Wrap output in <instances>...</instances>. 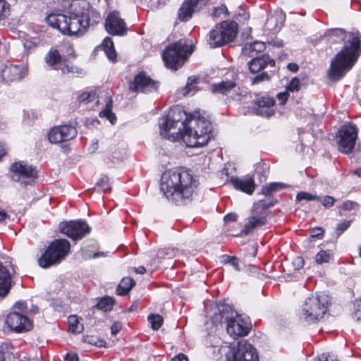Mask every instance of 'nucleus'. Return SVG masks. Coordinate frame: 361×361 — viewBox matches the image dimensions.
Returning a JSON list of instances; mask_svg holds the SVG:
<instances>
[{"label": "nucleus", "mask_w": 361, "mask_h": 361, "mask_svg": "<svg viewBox=\"0 0 361 361\" xmlns=\"http://www.w3.org/2000/svg\"><path fill=\"white\" fill-rule=\"evenodd\" d=\"M336 200L334 197L331 196H325L322 201V204L325 207L329 208L331 207L334 204Z\"/></svg>", "instance_id": "nucleus-53"}, {"label": "nucleus", "mask_w": 361, "mask_h": 361, "mask_svg": "<svg viewBox=\"0 0 361 361\" xmlns=\"http://www.w3.org/2000/svg\"><path fill=\"white\" fill-rule=\"evenodd\" d=\"M341 208L345 211H351L357 209L358 204L353 201L347 200L342 204Z\"/></svg>", "instance_id": "nucleus-48"}, {"label": "nucleus", "mask_w": 361, "mask_h": 361, "mask_svg": "<svg viewBox=\"0 0 361 361\" xmlns=\"http://www.w3.org/2000/svg\"><path fill=\"white\" fill-rule=\"evenodd\" d=\"M192 51L193 47L188 46L185 39H181L165 49L163 60L169 68L176 71L183 65Z\"/></svg>", "instance_id": "nucleus-7"}, {"label": "nucleus", "mask_w": 361, "mask_h": 361, "mask_svg": "<svg viewBox=\"0 0 361 361\" xmlns=\"http://www.w3.org/2000/svg\"><path fill=\"white\" fill-rule=\"evenodd\" d=\"M353 317L357 321L361 319V299L357 300L354 302Z\"/></svg>", "instance_id": "nucleus-45"}, {"label": "nucleus", "mask_w": 361, "mask_h": 361, "mask_svg": "<svg viewBox=\"0 0 361 361\" xmlns=\"http://www.w3.org/2000/svg\"><path fill=\"white\" fill-rule=\"evenodd\" d=\"M257 114L265 117H269L274 114L273 109L275 102L269 97H262L257 99Z\"/></svg>", "instance_id": "nucleus-25"}, {"label": "nucleus", "mask_w": 361, "mask_h": 361, "mask_svg": "<svg viewBox=\"0 0 361 361\" xmlns=\"http://www.w3.org/2000/svg\"><path fill=\"white\" fill-rule=\"evenodd\" d=\"M27 74V68L12 64H5L1 68L0 75L6 83L19 81Z\"/></svg>", "instance_id": "nucleus-19"}, {"label": "nucleus", "mask_w": 361, "mask_h": 361, "mask_svg": "<svg viewBox=\"0 0 361 361\" xmlns=\"http://www.w3.org/2000/svg\"><path fill=\"white\" fill-rule=\"evenodd\" d=\"M266 45L264 42L256 41L253 43L246 44L243 49L245 55H248L250 57H255L256 55L265 50Z\"/></svg>", "instance_id": "nucleus-28"}, {"label": "nucleus", "mask_w": 361, "mask_h": 361, "mask_svg": "<svg viewBox=\"0 0 361 361\" xmlns=\"http://www.w3.org/2000/svg\"><path fill=\"white\" fill-rule=\"evenodd\" d=\"M238 33V24H218L209 34L208 43L212 48L231 42Z\"/></svg>", "instance_id": "nucleus-9"}, {"label": "nucleus", "mask_w": 361, "mask_h": 361, "mask_svg": "<svg viewBox=\"0 0 361 361\" xmlns=\"http://www.w3.org/2000/svg\"><path fill=\"white\" fill-rule=\"evenodd\" d=\"M197 186L198 181L188 171L175 169L163 173L160 189L169 201L183 205L192 200Z\"/></svg>", "instance_id": "nucleus-3"}, {"label": "nucleus", "mask_w": 361, "mask_h": 361, "mask_svg": "<svg viewBox=\"0 0 361 361\" xmlns=\"http://www.w3.org/2000/svg\"><path fill=\"white\" fill-rule=\"evenodd\" d=\"M9 14V4L4 0H0V21L4 20Z\"/></svg>", "instance_id": "nucleus-42"}, {"label": "nucleus", "mask_w": 361, "mask_h": 361, "mask_svg": "<svg viewBox=\"0 0 361 361\" xmlns=\"http://www.w3.org/2000/svg\"><path fill=\"white\" fill-rule=\"evenodd\" d=\"M228 14V11L225 4L215 6L210 13L212 20H221V23H228L225 18Z\"/></svg>", "instance_id": "nucleus-30"}, {"label": "nucleus", "mask_w": 361, "mask_h": 361, "mask_svg": "<svg viewBox=\"0 0 361 361\" xmlns=\"http://www.w3.org/2000/svg\"><path fill=\"white\" fill-rule=\"evenodd\" d=\"M287 68L293 73H296L299 70V66L295 63H290L287 65Z\"/></svg>", "instance_id": "nucleus-63"}, {"label": "nucleus", "mask_w": 361, "mask_h": 361, "mask_svg": "<svg viewBox=\"0 0 361 361\" xmlns=\"http://www.w3.org/2000/svg\"><path fill=\"white\" fill-rule=\"evenodd\" d=\"M118 11H112L107 16L105 23H124Z\"/></svg>", "instance_id": "nucleus-44"}, {"label": "nucleus", "mask_w": 361, "mask_h": 361, "mask_svg": "<svg viewBox=\"0 0 361 361\" xmlns=\"http://www.w3.org/2000/svg\"><path fill=\"white\" fill-rule=\"evenodd\" d=\"M228 361H259L255 348L246 340H241L230 348Z\"/></svg>", "instance_id": "nucleus-10"}, {"label": "nucleus", "mask_w": 361, "mask_h": 361, "mask_svg": "<svg viewBox=\"0 0 361 361\" xmlns=\"http://www.w3.org/2000/svg\"><path fill=\"white\" fill-rule=\"evenodd\" d=\"M338 146L343 153H350L353 149L357 137V129L352 123L342 126L338 132Z\"/></svg>", "instance_id": "nucleus-13"}, {"label": "nucleus", "mask_w": 361, "mask_h": 361, "mask_svg": "<svg viewBox=\"0 0 361 361\" xmlns=\"http://www.w3.org/2000/svg\"><path fill=\"white\" fill-rule=\"evenodd\" d=\"M323 233L324 232L322 228H314L311 230L310 236L312 238H320L321 236L323 235Z\"/></svg>", "instance_id": "nucleus-55"}, {"label": "nucleus", "mask_w": 361, "mask_h": 361, "mask_svg": "<svg viewBox=\"0 0 361 361\" xmlns=\"http://www.w3.org/2000/svg\"><path fill=\"white\" fill-rule=\"evenodd\" d=\"M6 324L11 330L17 333L29 331L32 326L26 315L17 312H11L7 315Z\"/></svg>", "instance_id": "nucleus-18"}, {"label": "nucleus", "mask_w": 361, "mask_h": 361, "mask_svg": "<svg viewBox=\"0 0 361 361\" xmlns=\"http://www.w3.org/2000/svg\"><path fill=\"white\" fill-rule=\"evenodd\" d=\"M114 304V300L111 297L102 298L97 304V307L104 312L111 310Z\"/></svg>", "instance_id": "nucleus-37"}, {"label": "nucleus", "mask_w": 361, "mask_h": 361, "mask_svg": "<svg viewBox=\"0 0 361 361\" xmlns=\"http://www.w3.org/2000/svg\"><path fill=\"white\" fill-rule=\"evenodd\" d=\"M78 131L71 125H61L54 126L47 134L48 140L50 143L57 144L62 142L71 140L76 137Z\"/></svg>", "instance_id": "nucleus-16"}, {"label": "nucleus", "mask_w": 361, "mask_h": 361, "mask_svg": "<svg viewBox=\"0 0 361 361\" xmlns=\"http://www.w3.org/2000/svg\"><path fill=\"white\" fill-rule=\"evenodd\" d=\"M329 304V298L327 295L324 293L312 295L302 305L300 318L307 323L319 321L326 313Z\"/></svg>", "instance_id": "nucleus-5"}, {"label": "nucleus", "mask_w": 361, "mask_h": 361, "mask_svg": "<svg viewBox=\"0 0 361 361\" xmlns=\"http://www.w3.org/2000/svg\"><path fill=\"white\" fill-rule=\"evenodd\" d=\"M300 87V81L298 78L295 77L290 80L288 85L287 86V90L290 92L298 91Z\"/></svg>", "instance_id": "nucleus-46"}, {"label": "nucleus", "mask_w": 361, "mask_h": 361, "mask_svg": "<svg viewBox=\"0 0 361 361\" xmlns=\"http://www.w3.org/2000/svg\"><path fill=\"white\" fill-rule=\"evenodd\" d=\"M68 330L73 334H80L84 329L83 324L76 315H71L68 319Z\"/></svg>", "instance_id": "nucleus-34"}, {"label": "nucleus", "mask_w": 361, "mask_h": 361, "mask_svg": "<svg viewBox=\"0 0 361 361\" xmlns=\"http://www.w3.org/2000/svg\"><path fill=\"white\" fill-rule=\"evenodd\" d=\"M252 58L248 62L249 69L252 73L259 72L269 65L271 67L275 66V61L267 54H262L259 56Z\"/></svg>", "instance_id": "nucleus-24"}, {"label": "nucleus", "mask_w": 361, "mask_h": 361, "mask_svg": "<svg viewBox=\"0 0 361 361\" xmlns=\"http://www.w3.org/2000/svg\"><path fill=\"white\" fill-rule=\"evenodd\" d=\"M211 91L214 94L229 96L232 99L240 100L247 94V89L238 86L231 80L221 81L211 85Z\"/></svg>", "instance_id": "nucleus-14"}, {"label": "nucleus", "mask_w": 361, "mask_h": 361, "mask_svg": "<svg viewBox=\"0 0 361 361\" xmlns=\"http://www.w3.org/2000/svg\"><path fill=\"white\" fill-rule=\"evenodd\" d=\"M60 231L73 240L81 239L90 232L88 224L82 220L61 222L59 224Z\"/></svg>", "instance_id": "nucleus-15"}, {"label": "nucleus", "mask_w": 361, "mask_h": 361, "mask_svg": "<svg viewBox=\"0 0 361 361\" xmlns=\"http://www.w3.org/2000/svg\"><path fill=\"white\" fill-rule=\"evenodd\" d=\"M226 262L230 264L231 266L234 267V269L237 271H240V269L239 267V262L238 258L235 257H227Z\"/></svg>", "instance_id": "nucleus-54"}, {"label": "nucleus", "mask_w": 361, "mask_h": 361, "mask_svg": "<svg viewBox=\"0 0 361 361\" xmlns=\"http://www.w3.org/2000/svg\"><path fill=\"white\" fill-rule=\"evenodd\" d=\"M129 88L133 92L151 93L157 91L159 82L145 73L140 72L135 77L134 81L130 85Z\"/></svg>", "instance_id": "nucleus-17"}, {"label": "nucleus", "mask_w": 361, "mask_h": 361, "mask_svg": "<svg viewBox=\"0 0 361 361\" xmlns=\"http://www.w3.org/2000/svg\"><path fill=\"white\" fill-rule=\"evenodd\" d=\"M171 361H188V357L183 354H179L174 357Z\"/></svg>", "instance_id": "nucleus-64"}, {"label": "nucleus", "mask_w": 361, "mask_h": 361, "mask_svg": "<svg viewBox=\"0 0 361 361\" xmlns=\"http://www.w3.org/2000/svg\"><path fill=\"white\" fill-rule=\"evenodd\" d=\"M0 361H15L13 346L9 343H4L0 345Z\"/></svg>", "instance_id": "nucleus-32"}, {"label": "nucleus", "mask_w": 361, "mask_h": 361, "mask_svg": "<svg viewBox=\"0 0 361 361\" xmlns=\"http://www.w3.org/2000/svg\"><path fill=\"white\" fill-rule=\"evenodd\" d=\"M209 1V0H185L178 13L180 20H189L192 14L204 6Z\"/></svg>", "instance_id": "nucleus-20"}, {"label": "nucleus", "mask_w": 361, "mask_h": 361, "mask_svg": "<svg viewBox=\"0 0 361 361\" xmlns=\"http://www.w3.org/2000/svg\"><path fill=\"white\" fill-rule=\"evenodd\" d=\"M267 205L264 201H259L254 204L251 215L248 217L245 224L243 232L247 235L257 227L264 225L267 222Z\"/></svg>", "instance_id": "nucleus-12"}, {"label": "nucleus", "mask_w": 361, "mask_h": 361, "mask_svg": "<svg viewBox=\"0 0 361 361\" xmlns=\"http://www.w3.org/2000/svg\"><path fill=\"white\" fill-rule=\"evenodd\" d=\"M289 97V94L287 92H283L278 94V98L280 101L281 104H284L285 102L287 101L288 98Z\"/></svg>", "instance_id": "nucleus-57"}, {"label": "nucleus", "mask_w": 361, "mask_h": 361, "mask_svg": "<svg viewBox=\"0 0 361 361\" xmlns=\"http://www.w3.org/2000/svg\"><path fill=\"white\" fill-rule=\"evenodd\" d=\"M200 78L197 76L192 75L188 78L185 86L179 91V94L183 97L188 95H194L197 91L198 88L197 84L199 83Z\"/></svg>", "instance_id": "nucleus-27"}, {"label": "nucleus", "mask_w": 361, "mask_h": 361, "mask_svg": "<svg viewBox=\"0 0 361 361\" xmlns=\"http://www.w3.org/2000/svg\"><path fill=\"white\" fill-rule=\"evenodd\" d=\"M148 321L151 324L153 330H158L163 324L164 319L159 314H151L148 316Z\"/></svg>", "instance_id": "nucleus-39"}, {"label": "nucleus", "mask_w": 361, "mask_h": 361, "mask_svg": "<svg viewBox=\"0 0 361 361\" xmlns=\"http://www.w3.org/2000/svg\"><path fill=\"white\" fill-rule=\"evenodd\" d=\"M327 35L344 41L343 49L331 61L328 73L330 80L336 81L351 69L361 54V35L358 32H345L338 28L329 30Z\"/></svg>", "instance_id": "nucleus-2"}, {"label": "nucleus", "mask_w": 361, "mask_h": 361, "mask_svg": "<svg viewBox=\"0 0 361 361\" xmlns=\"http://www.w3.org/2000/svg\"><path fill=\"white\" fill-rule=\"evenodd\" d=\"M269 187H271L270 190H271V192H276V191L280 190L283 187V185L281 183H271L269 184Z\"/></svg>", "instance_id": "nucleus-62"}, {"label": "nucleus", "mask_w": 361, "mask_h": 361, "mask_svg": "<svg viewBox=\"0 0 361 361\" xmlns=\"http://www.w3.org/2000/svg\"><path fill=\"white\" fill-rule=\"evenodd\" d=\"M250 19V15L243 7H238L235 12L233 19L230 23H235V21H247Z\"/></svg>", "instance_id": "nucleus-38"}, {"label": "nucleus", "mask_w": 361, "mask_h": 361, "mask_svg": "<svg viewBox=\"0 0 361 361\" xmlns=\"http://www.w3.org/2000/svg\"><path fill=\"white\" fill-rule=\"evenodd\" d=\"M135 282L131 277H124L119 283L116 292L119 295H125L129 293L131 288L135 286Z\"/></svg>", "instance_id": "nucleus-31"}, {"label": "nucleus", "mask_w": 361, "mask_h": 361, "mask_svg": "<svg viewBox=\"0 0 361 361\" xmlns=\"http://www.w3.org/2000/svg\"><path fill=\"white\" fill-rule=\"evenodd\" d=\"M11 277L8 270L0 263V296L6 295L11 286Z\"/></svg>", "instance_id": "nucleus-26"}, {"label": "nucleus", "mask_w": 361, "mask_h": 361, "mask_svg": "<svg viewBox=\"0 0 361 361\" xmlns=\"http://www.w3.org/2000/svg\"><path fill=\"white\" fill-rule=\"evenodd\" d=\"M270 27H267V30H264V34L267 35H274L280 31L281 25L279 24H268Z\"/></svg>", "instance_id": "nucleus-49"}, {"label": "nucleus", "mask_w": 361, "mask_h": 361, "mask_svg": "<svg viewBox=\"0 0 361 361\" xmlns=\"http://www.w3.org/2000/svg\"><path fill=\"white\" fill-rule=\"evenodd\" d=\"M269 79H270V77L268 75V73H266V72H263L262 73H260V74L256 75L253 78L252 84V85L257 84V83H259V82H261L262 81H267Z\"/></svg>", "instance_id": "nucleus-50"}, {"label": "nucleus", "mask_w": 361, "mask_h": 361, "mask_svg": "<svg viewBox=\"0 0 361 361\" xmlns=\"http://www.w3.org/2000/svg\"><path fill=\"white\" fill-rule=\"evenodd\" d=\"M88 3L85 1L76 2V6H68L63 8L54 10L47 15V23H67L68 18L76 20L78 23H90Z\"/></svg>", "instance_id": "nucleus-6"}, {"label": "nucleus", "mask_w": 361, "mask_h": 361, "mask_svg": "<svg viewBox=\"0 0 361 361\" xmlns=\"http://www.w3.org/2000/svg\"><path fill=\"white\" fill-rule=\"evenodd\" d=\"M121 329V324L120 322H116L111 326V334L113 336L116 335L120 330Z\"/></svg>", "instance_id": "nucleus-56"}, {"label": "nucleus", "mask_w": 361, "mask_h": 361, "mask_svg": "<svg viewBox=\"0 0 361 361\" xmlns=\"http://www.w3.org/2000/svg\"><path fill=\"white\" fill-rule=\"evenodd\" d=\"M48 66L56 70L61 69L62 73H73L75 68L69 66L63 61L58 50L51 49L45 58Z\"/></svg>", "instance_id": "nucleus-21"}, {"label": "nucleus", "mask_w": 361, "mask_h": 361, "mask_svg": "<svg viewBox=\"0 0 361 361\" xmlns=\"http://www.w3.org/2000/svg\"><path fill=\"white\" fill-rule=\"evenodd\" d=\"M319 361H334V358L329 354L323 353L319 357Z\"/></svg>", "instance_id": "nucleus-61"}, {"label": "nucleus", "mask_w": 361, "mask_h": 361, "mask_svg": "<svg viewBox=\"0 0 361 361\" xmlns=\"http://www.w3.org/2000/svg\"><path fill=\"white\" fill-rule=\"evenodd\" d=\"M11 178L22 185L31 184L37 176V170L32 166L18 161L11 164L9 168Z\"/></svg>", "instance_id": "nucleus-11"}, {"label": "nucleus", "mask_w": 361, "mask_h": 361, "mask_svg": "<svg viewBox=\"0 0 361 361\" xmlns=\"http://www.w3.org/2000/svg\"><path fill=\"white\" fill-rule=\"evenodd\" d=\"M98 49H102L111 61H116V53L114 49V42L110 37H105L102 44L98 47Z\"/></svg>", "instance_id": "nucleus-29"}, {"label": "nucleus", "mask_w": 361, "mask_h": 361, "mask_svg": "<svg viewBox=\"0 0 361 361\" xmlns=\"http://www.w3.org/2000/svg\"><path fill=\"white\" fill-rule=\"evenodd\" d=\"M237 219V215L234 213H229L224 216L225 222H233Z\"/></svg>", "instance_id": "nucleus-59"}, {"label": "nucleus", "mask_w": 361, "mask_h": 361, "mask_svg": "<svg viewBox=\"0 0 361 361\" xmlns=\"http://www.w3.org/2000/svg\"><path fill=\"white\" fill-rule=\"evenodd\" d=\"M105 102L106 107L99 113V116L106 118L111 123H114L116 119V117L112 112L113 100L111 97L106 95L105 97Z\"/></svg>", "instance_id": "nucleus-33"}, {"label": "nucleus", "mask_w": 361, "mask_h": 361, "mask_svg": "<svg viewBox=\"0 0 361 361\" xmlns=\"http://www.w3.org/2000/svg\"><path fill=\"white\" fill-rule=\"evenodd\" d=\"M61 8H63L64 11L66 10L68 6H76V2H81V0H59Z\"/></svg>", "instance_id": "nucleus-51"}, {"label": "nucleus", "mask_w": 361, "mask_h": 361, "mask_svg": "<svg viewBox=\"0 0 361 361\" xmlns=\"http://www.w3.org/2000/svg\"><path fill=\"white\" fill-rule=\"evenodd\" d=\"M51 27L59 30L63 35L80 37L88 30L89 24H49Z\"/></svg>", "instance_id": "nucleus-22"}, {"label": "nucleus", "mask_w": 361, "mask_h": 361, "mask_svg": "<svg viewBox=\"0 0 361 361\" xmlns=\"http://www.w3.org/2000/svg\"><path fill=\"white\" fill-rule=\"evenodd\" d=\"M212 319L215 324L226 323V331L233 338L245 336L250 331L249 322L228 305H218Z\"/></svg>", "instance_id": "nucleus-4"}, {"label": "nucleus", "mask_w": 361, "mask_h": 361, "mask_svg": "<svg viewBox=\"0 0 361 361\" xmlns=\"http://www.w3.org/2000/svg\"><path fill=\"white\" fill-rule=\"evenodd\" d=\"M160 134L169 140L183 141L188 147L204 146L212 137V123L204 116L188 115L180 106L171 108L160 119Z\"/></svg>", "instance_id": "nucleus-1"}, {"label": "nucleus", "mask_w": 361, "mask_h": 361, "mask_svg": "<svg viewBox=\"0 0 361 361\" xmlns=\"http://www.w3.org/2000/svg\"><path fill=\"white\" fill-rule=\"evenodd\" d=\"M71 244L66 239L53 240L46 249L44 254L38 259L39 265L42 268H48L60 263L68 255Z\"/></svg>", "instance_id": "nucleus-8"}, {"label": "nucleus", "mask_w": 361, "mask_h": 361, "mask_svg": "<svg viewBox=\"0 0 361 361\" xmlns=\"http://www.w3.org/2000/svg\"><path fill=\"white\" fill-rule=\"evenodd\" d=\"M105 30L112 35H124L127 32L125 24H104Z\"/></svg>", "instance_id": "nucleus-35"}, {"label": "nucleus", "mask_w": 361, "mask_h": 361, "mask_svg": "<svg viewBox=\"0 0 361 361\" xmlns=\"http://www.w3.org/2000/svg\"><path fill=\"white\" fill-rule=\"evenodd\" d=\"M230 182L235 189L248 195L252 194L256 187L254 177L250 175L245 176L243 178L231 177Z\"/></svg>", "instance_id": "nucleus-23"}, {"label": "nucleus", "mask_w": 361, "mask_h": 361, "mask_svg": "<svg viewBox=\"0 0 361 361\" xmlns=\"http://www.w3.org/2000/svg\"><path fill=\"white\" fill-rule=\"evenodd\" d=\"M85 341L96 346L102 347L104 346L106 341L103 339H100L97 336H87L85 338Z\"/></svg>", "instance_id": "nucleus-43"}, {"label": "nucleus", "mask_w": 361, "mask_h": 361, "mask_svg": "<svg viewBox=\"0 0 361 361\" xmlns=\"http://www.w3.org/2000/svg\"><path fill=\"white\" fill-rule=\"evenodd\" d=\"M320 197L317 195H312L307 192H300L298 193L296 196V200L297 201H302V200H306V201H314V200H319Z\"/></svg>", "instance_id": "nucleus-40"}, {"label": "nucleus", "mask_w": 361, "mask_h": 361, "mask_svg": "<svg viewBox=\"0 0 361 361\" xmlns=\"http://www.w3.org/2000/svg\"><path fill=\"white\" fill-rule=\"evenodd\" d=\"M293 265L295 267V269H299L303 267L304 261L302 257H296L293 260Z\"/></svg>", "instance_id": "nucleus-58"}, {"label": "nucleus", "mask_w": 361, "mask_h": 361, "mask_svg": "<svg viewBox=\"0 0 361 361\" xmlns=\"http://www.w3.org/2000/svg\"><path fill=\"white\" fill-rule=\"evenodd\" d=\"M243 27H238V30H242V32L240 34V37L243 40L247 39L251 35L252 28L248 26L247 24H242Z\"/></svg>", "instance_id": "nucleus-47"}, {"label": "nucleus", "mask_w": 361, "mask_h": 361, "mask_svg": "<svg viewBox=\"0 0 361 361\" xmlns=\"http://www.w3.org/2000/svg\"><path fill=\"white\" fill-rule=\"evenodd\" d=\"M97 185L104 192H106L111 190L110 180L106 176H103L97 183Z\"/></svg>", "instance_id": "nucleus-41"}, {"label": "nucleus", "mask_w": 361, "mask_h": 361, "mask_svg": "<svg viewBox=\"0 0 361 361\" xmlns=\"http://www.w3.org/2000/svg\"><path fill=\"white\" fill-rule=\"evenodd\" d=\"M350 225V221H344L339 223L336 227V231L338 235L344 232Z\"/></svg>", "instance_id": "nucleus-52"}, {"label": "nucleus", "mask_w": 361, "mask_h": 361, "mask_svg": "<svg viewBox=\"0 0 361 361\" xmlns=\"http://www.w3.org/2000/svg\"><path fill=\"white\" fill-rule=\"evenodd\" d=\"M333 258L332 253L329 250H320L315 255V262L318 264L328 263Z\"/></svg>", "instance_id": "nucleus-36"}, {"label": "nucleus", "mask_w": 361, "mask_h": 361, "mask_svg": "<svg viewBox=\"0 0 361 361\" xmlns=\"http://www.w3.org/2000/svg\"><path fill=\"white\" fill-rule=\"evenodd\" d=\"M66 361H78V356L76 353H67L66 357Z\"/></svg>", "instance_id": "nucleus-60"}]
</instances>
